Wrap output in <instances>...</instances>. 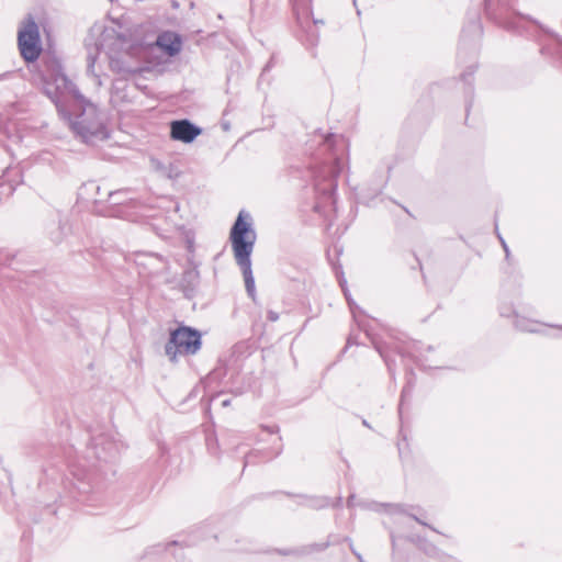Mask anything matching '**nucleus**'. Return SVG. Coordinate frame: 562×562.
Returning a JSON list of instances; mask_svg holds the SVG:
<instances>
[{"label":"nucleus","instance_id":"1","mask_svg":"<svg viewBox=\"0 0 562 562\" xmlns=\"http://www.w3.org/2000/svg\"><path fill=\"white\" fill-rule=\"evenodd\" d=\"M231 241L236 262L243 271L246 291L255 300L256 288L250 256L256 241V233L251 229L250 224L245 222L244 211L239 212L231 229Z\"/></svg>","mask_w":562,"mask_h":562},{"label":"nucleus","instance_id":"2","mask_svg":"<svg viewBox=\"0 0 562 562\" xmlns=\"http://www.w3.org/2000/svg\"><path fill=\"white\" fill-rule=\"evenodd\" d=\"M63 116L68 121L76 137L87 145H97L110 138L106 116L92 103H86L75 119L67 112Z\"/></svg>","mask_w":562,"mask_h":562},{"label":"nucleus","instance_id":"3","mask_svg":"<svg viewBox=\"0 0 562 562\" xmlns=\"http://www.w3.org/2000/svg\"><path fill=\"white\" fill-rule=\"evenodd\" d=\"M342 170V160L337 155L329 162L319 167H313L312 177L314 189L316 192V203L314 210L323 212L327 206H335L336 203V189L337 177Z\"/></svg>","mask_w":562,"mask_h":562},{"label":"nucleus","instance_id":"4","mask_svg":"<svg viewBox=\"0 0 562 562\" xmlns=\"http://www.w3.org/2000/svg\"><path fill=\"white\" fill-rule=\"evenodd\" d=\"M201 346L202 340L199 330L189 326H180L171 330L169 340L165 346V353L171 362H177L179 355H195Z\"/></svg>","mask_w":562,"mask_h":562},{"label":"nucleus","instance_id":"5","mask_svg":"<svg viewBox=\"0 0 562 562\" xmlns=\"http://www.w3.org/2000/svg\"><path fill=\"white\" fill-rule=\"evenodd\" d=\"M517 0H484L485 15L508 30H518L520 23L529 20L515 10Z\"/></svg>","mask_w":562,"mask_h":562},{"label":"nucleus","instance_id":"6","mask_svg":"<svg viewBox=\"0 0 562 562\" xmlns=\"http://www.w3.org/2000/svg\"><path fill=\"white\" fill-rule=\"evenodd\" d=\"M45 94L54 102L60 115H66L64 110V95L71 94L76 99L82 98L76 85L61 71L52 75L49 79H44L43 86Z\"/></svg>","mask_w":562,"mask_h":562},{"label":"nucleus","instance_id":"7","mask_svg":"<svg viewBox=\"0 0 562 562\" xmlns=\"http://www.w3.org/2000/svg\"><path fill=\"white\" fill-rule=\"evenodd\" d=\"M18 46L25 61L36 60L42 52L38 26L29 19L18 33Z\"/></svg>","mask_w":562,"mask_h":562},{"label":"nucleus","instance_id":"8","mask_svg":"<svg viewBox=\"0 0 562 562\" xmlns=\"http://www.w3.org/2000/svg\"><path fill=\"white\" fill-rule=\"evenodd\" d=\"M88 451L97 461L109 462L114 460L119 454V445L113 441L109 436L100 435L92 438Z\"/></svg>","mask_w":562,"mask_h":562},{"label":"nucleus","instance_id":"9","mask_svg":"<svg viewBox=\"0 0 562 562\" xmlns=\"http://www.w3.org/2000/svg\"><path fill=\"white\" fill-rule=\"evenodd\" d=\"M201 128L189 120H178L170 124V136L175 140L182 143H192L200 134Z\"/></svg>","mask_w":562,"mask_h":562},{"label":"nucleus","instance_id":"10","mask_svg":"<svg viewBox=\"0 0 562 562\" xmlns=\"http://www.w3.org/2000/svg\"><path fill=\"white\" fill-rule=\"evenodd\" d=\"M109 65L112 71L123 77L138 72V68L133 65L128 53H109Z\"/></svg>","mask_w":562,"mask_h":562},{"label":"nucleus","instance_id":"11","mask_svg":"<svg viewBox=\"0 0 562 562\" xmlns=\"http://www.w3.org/2000/svg\"><path fill=\"white\" fill-rule=\"evenodd\" d=\"M85 46L87 48V72L93 76L98 86H101L100 75L95 71V63L102 44L98 43L92 35H89L85 41Z\"/></svg>","mask_w":562,"mask_h":562},{"label":"nucleus","instance_id":"12","mask_svg":"<svg viewBox=\"0 0 562 562\" xmlns=\"http://www.w3.org/2000/svg\"><path fill=\"white\" fill-rule=\"evenodd\" d=\"M70 473L76 480L75 488L80 494H85L92 488V474L82 465L80 462H74L70 464Z\"/></svg>","mask_w":562,"mask_h":562},{"label":"nucleus","instance_id":"13","mask_svg":"<svg viewBox=\"0 0 562 562\" xmlns=\"http://www.w3.org/2000/svg\"><path fill=\"white\" fill-rule=\"evenodd\" d=\"M157 45L169 56H175L181 50V38L173 32H165L158 36Z\"/></svg>","mask_w":562,"mask_h":562},{"label":"nucleus","instance_id":"14","mask_svg":"<svg viewBox=\"0 0 562 562\" xmlns=\"http://www.w3.org/2000/svg\"><path fill=\"white\" fill-rule=\"evenodd\" d=\"M344 289V293H345V296L348 301V304H349V307L351 310V313H352V316H353V319L355 322L358 324V326L363 330L366 331V334L368 336L371 337V334H370V329L368 327V325L364 323V321L361 318V316L363 315V312L355 304V302L349 297L348 295V291Z\"/></svg>","mask_w":562,"mask_h":562},{"label":"nucleus","instance_id":"15","mask_svg":"<svg viewBox=\"0 0 562 562\" xmlns=\"http://www.w3.org/2000/svg\"><path fill=\"white\" fill-rule=\"evenodd\" d=\"M293 11L296 15L299 24L303 26V24L308 20L311 13L307 4L304 2V0H294Z\"/></svg>","mask_w":562,"mask_h":562},{"label":"nucleus","instance_id":"16","mask_svg":"<svg viewBox=\"0 0 562 562\" xmlns=\"http://www.w3.org/2000/svg\"><path fill=\"white\" fill-rule=\"evenodd\" d=\"M371 341L375 348V350L379 352V355L383 358L385 361V364L387 366V369L390 372H392V359L389 353V345L386 342H383L375 337H371Z\"/></svg>","mask_w":562,"mask_h":562},{"label":"nucleus","instance_id":"17","mask_svg":"<svg viewBox=\"0 0 562 562\" xmlns=\"http://www.w3.org/2000/svg\"><path fill=\"white\" fill-rule=\"evenodd\" d=\"M515 326L522 331H529V333L538 331V324L536 322L525 319V318H519L518 316L515 319Z\"/></svg>","mask_w":562,"mask_h":562},{"label":"nucleus","instance_id":"18","mask_svg":"<svg viewBox=\"0 0 562 562\" xmlns=\"http://www.w3.org/2000/svg\"><path fill=\"white\" fill-rule=\"evenodd\" d=\"M318 142L322 146V150H329L334 146V142L336 136L334 134H328L326 136L324 135H317Z\"/></svg>","mask_w":562,"mask_h":562},{"label":"nucleus","instance_id":"19","mask_svg":"<svg viewBox=\"0 0 562 562\" xmlns=\"http://www.w3.org/2000/svg\"><path fill=\"white\" fill-rule=\"evenodd\" d=\"M467 33H471L473 36H480L482 34V25L479 20H473L469 23V25L463 30V35Z\"/></svg>","mask_w":562,"mask_h":562},{"label":"nucleus","instance_id":"20","mask_svg":"<svg viewBox=\"0 0 562 562\" xmlns=\"http://www.w3.org/2000/svg\"><path fill=\"white\" fill-rule=\"evenodd\" d=\"M328 547V543H314L310 546V551H323Z\"/></svg>","mask_w":562,"mask_h":562},{"label":"nucleus","instance_id":"21","mask_svg":"<svg viewBox=\"0 0 562 562\" xmlns=\"http://www.w3.org/2000/svg\"><path fill=\"white\" fill-rule=\"evenodd\" d=\"M407 392H408V389H407V387H405V389L402 391L401 403H400V407H398L400 414H402V407H403L404 398H405V396H406Z\"/></svg>","mask_w":562,"mask_h":562},{"label":"nucleus","instance_id":"22","mask_svg":"<svg viewBox=\"0 0 562 562\" xmlns=\"http://www.w3.org/2000/svg\"><path fill=\"white\" fill-rule=\"evenodd\" d=\"M123 193H125V191H115V192H110V193H109V196H110V199H113V200H114V203H120L121 201H117V200H115L114 198H115L116 195H120V194H123Z\"/></svg>","mask_w":562,"mask_h":562},{"label":"nucleus","instance_id":"23","mask_svg":"<svg viewBox=\"0 0 562 562\" xmlns=\"http://www.w3.org/2000/svg\"><path fill=\"white\" fill-rule=\"evenodd\" d=\"M278 318H279L278 313H276V312H273V311H270V312L268 313V319H269V321H271V322H276V321H278Z\"/></svg>","mask_w":562,"mask_h":562},{"label":"nucleus","instance_id":"24","mask_svg":"<svg viewBox=\"0 0 562 562\" xmlns=\"http://www.w3.org/2000/svg\"><path fill=\"white\" fill-rule=\"evenodd\" d=\"M498 237H499V240H501V243L503 245V248H504L506 255H508V247H507L505 240L501 236H498Z\"/></svg>","mask_w":562,"mask_h":562},{"label":"nucleus","instance_id":"25","mask_svg":"<svg viewBox=\"0 0 562 562\" xmlns=\"http://www.w3.org/2000/svg\"><path fill=\"white\" fill-rule=\"evenodd\" d=\"M353 499H355V495H350V496L348 497V501H347V505H348V507L353 506Z\"/></svg>","mask_w":562,"mask_h":562},{"label":"nucleus","instance_id":"26","mask_svg":"<svg viewBox=\"0 0 562 562\" xmlns=\"http://www.w3.org/2000/svg\"><path fill=\"white\" fill-rule=\"evenodd\" d=\"M473 72H474V69H472L471 72H469V74H463L462 75V80L467 81L468 77H471Z\"/></svg>","mask_w":562,"mask_h":562},{"label":"nucleus","instance_id":"27","mask_svg":"<svg viewBox=\"0 0 562 562\" xmlns=\"http://www.w3.org/2000/svg\"><path fill=\"white\" fill-rule=\"evenodd\" d=\"M271 66H272V59H271V60H270V61L265 66V68H263V70H262V71H263V72H265V71H268V70L270 69V67H271Z\"/></svg>","mask_w":562,"mask_h":562},{"label":"nucleus","instance_id":"28","mask_svg":"<svg viewBox=\"0 0 562 562\" xmlns=\"http://www.w3.org/2000/svg\"><path fill=\"white\" fill-rule=\"evenodd\" d=\"M391 507L394 508V510H396V512L403 510L401 505H392Z\"/></svg>","mask_w":562,"mask_h":562},{"label":"nucleus","instance_id":"29","mask_svg":"<svg viewBox=\"0 0 562 562\" xmlns=\"http://www.w3.org/2000/svg\"><path fill=\"white\" fill-rule=\"evenodd\" d=\"M417 522L424 525V526H427L426 522L422 521L419 518H417L416 516H412Z\"/></svg>","mask_w":562,"mask_h":562},{"label":"nucleus","instance_id":"30","mask_svg":"<svg viewBox=\"0 0 562 562\" xmlns=\"http://www.w3.org/2000/svg\"><path fill=\"white\" fill-rule=\"evenodd\" d=\"M229 404H231V400H224V401L222 402V405H223V406H228Z\"/></svg>","mask_w":562,"mask_h":562},{"label":"nucleus","instance_id":"31","mask_svg":"<svg viewBox=\"0 0 562 562\" xmlns=\"http://www.w3.org/2000/svg\"><path fill=\"white\" fill-rule=\"evenodd\" d=\"M352 552L356 554L360 562H363L362 557L359 553H357L355 550H352Z\"/></svg>","mask_w":562,"mask_h":562},{"label":"nucleus","instance_id":"32","mask_svg":"<svg viewBox=\"0 0 562 562\" xmlns=\"http://www.w3.org/2000/svg\"><path fill=\"white\" fill-rule=\"evenodd\" d=\"M8 261V258L5 257V260L2 259V251H0V263H5Z\"/></svg>","mask_w":562,"mask_h":562},{"label":"nucleus","instance_id":"33","mask_svg":"<svg viewBox=\"0 0 562 562\" xmlns=\"http://www.w3.org/2000/svg\"><path fill=\"white\" fill-rule=\"evenodd\" d=\"M338 138H340V146H341V149L344 150V149H345L344 140H342V138H341V137H338V136H337V139H338Z\"/></svg>","mask_w":562,"mask_h":562},{"label":"nucleus","instance_id":"34","mask_svg":"<svg viewBox=\"0 0 562 562\" xmlns=\"http://www.w3.org/2000/svg\"><path fill=\"white\" fill-rule=\"evenodd\" d=\"M177 544H178V542H177V541H172V542L168 543V546H169V547H171V546H177Z\"/></svg>","mask_w":562,"mask_h":562},{"label":"nucleus","instance_id":"35","mask_svg":"<svg viewBox=\"0 0 562 562\" xmlns=\"http://www.w3.org/2000/svg\"><path fill=\"white\" fill-rule=\"evenodd\" d=\"M340 503H341V497H338L337 505H340Z\"/></svg>","mask_w":562,"mask_h":562},{"label":"nucleus","instance_id":"36","mask_svg":"<svg viewBox=\"0 0 562 562\" xmlns=\"http://www.w3.org/2000/svg\"><path fill=\"white\" fill-rule=\"evenodd\" d=\"M326 505H327V502H323V503L321 504V506H322V507H325Z\"/></svg>","mask_w":562,"mask_h":562}]
</instances>
